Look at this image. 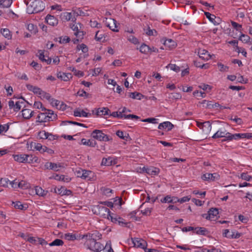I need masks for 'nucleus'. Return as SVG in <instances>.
Listing matches in <instances>:
<instances>
[{
    "label": "nucleus",
    "instance_id": "1",
    "mask_svg": "<svg viewBox=\"0 0 252 252\" xmlns=\"http://www.w3.org/2000/svg\"><path fill=\"white\" fill-rule=\"evenodd\" d=\"M98 214L100 216L104 218H107L112 222L118 224L120 226H126V222L125 220L118 216L115 214L111 213L109 209L104 206H99Z\"/></svg>",
    "mask_w": 252,
    "mask_h": 252
},
{
    "label": "nucleus",
    "instance_id": "2",
    "mask_svg": "<svg viewBox=\"0 0 252 252\" xmlns=\"http://www.w3.org/2000/svg\"><path fill=\"white\" fill-rule=\"evenodd\" d=\"M45 8L44 3L40 0H35L28 5L27 12L29 14L36 13L43 11Z\"/></svg>",
    "mask_w": 252,
    "mask_h": 252
},
{
    "label": "nucleus",
    "instance_id": "3",
    "mask_svg": "<svg viewBox=\"0 0 252 252\" xmlns=\"http://www.w3.org/2000/svg\"><path fill=\"white\" fill-rule=\"evenodd\" d=\"M85 245L88 249L94 252H100L104 249L103 245L92 237L87 239Z\"/></svg>",
    "mask_w": 252,
    "mask_h": 252
},
{
    "label": "nucleus",
    "instance_id": "4",
    "mask_svg": "<svg viewBox=\"0 0 252 252\" xmlns=\"http://www.w3.org/2000/svg\"><path fill=\"white\" fill-rule=\"evenodd\" d=\"M91 136L94 138L100 141H109L112 139L107 135L103 133L101 130L98 129L94 130L92 132Z\"/></svg>",
    "mask_w": 252,
    "mask_h": 252
},
{
    "label": "nucleus",
    "instance_id": "5",
    "mask_svg": "<svg viewBox=\"0 0 252 252\" xmlns=\"http://www.w3.org/2000/svg\"><path fill=\"white\" fill-rule=\"evenodd\" d=\"M202 217L211 221H215L219 217V211L216 208H212L208 211L207 213L203 214Z\"/></svg>",
    "mask_w": 252,
    "mask_h": 252
},
{
    "label": "nucleus",
    "instance_id": "6",
    "mask_svg": "<svg viewBox=\"0 0 252 252\" xmlns=\"http://www.w3.org/2000/svg\"><path fill=\"white\" fill-rule=\"evenodd\" d=\"M131 241L133 247L136 248L144 249L147 246L146 241L141 237H131Z\"/></svg>",
    "mask_w": 252,
    "mask_h": 252
},
{
    "label": "nucleus",
    "instance_id": "7",
    "mask_svg": "<svg viewBox=\"0 0 252 252\" xmlns=\"http://www.w3.org/2000/svg\"><path fill=\"white\" fill-rule=\"evenodd\" d=\"M78 176L87 181H92L94 179V173L89 170H82L78 172Z\"/></svg>",
    "mask_w": 252,
    "mask_h": 252
},
{
    "label": "nucleus",
    "instance_id": "8",
    "mask_svg": "<svg viewBox=\"0 0 252 252\" xmlns=\"http://www.w3.org/2000/svg\"><path fill=\"white\" fill-rule=\"evenodd\" d=\"M30 155L28 154H15L12 157L14 160L20 163H28Z\"/></svg>",
    "mask_w": 252,
    "mask_h": 252
},
{
    "label": "nucleus",
    "instance_id": "9",
    "mask_svg": "<svg viewBox=\"0 0 252 252\" xmlns=\"http://www.w3.org/2000/svg\"><path fill=\"white\" fill-rule=\"evenodd\" d=\"M200 107L202 106L206 109H212L215 107H218L220 106L219 103L214 102L212 101H209L207 100H203L199 103Z\"/></svg>",
    "mask_w": 252,
    "mask_h": 252
},
{
    "label": "nucleus",
    "instance_id": "10",
    "mask_svg": "<svg viewBox=\"0 0 252 252\" xmlns=\"http://www.w3.org/2000/svg\"><path fill=\"white\" fill-rule=\"evenodd\" d=\"M202 179L207 181H214L220 179V175L217 173L204 174L201 177Z\"/></svg>",
    "mask_w": 252,
    "mask_h": 252
},
{
    "label": "nucleus",
    "instance_id": "11",
    "mask_svg": "<svg viewBox=\"0 0 252 252\" xmlns=\"http://www.w3.org/2000/svg\"><path fill=\"white\" fill-rule=\"evenodd\" d=\"M105 25L112 31L116 32H118L117 26V21L116 20L112 18H107L105 21Z\"/></svg>",
    "mask_w": 252,
    "mask_h": 252
},
{
    "label": "nucleus",
    "instance_id": "12",
    "mask_svg": "<svg viewBox=\"0 0 252 252\" xmlns=\"http://www.w3.org/2000/svg\"><path fill=\"white\" fill-rule=\"evenodd\" d=\"M27 241L32 244L45 245L47 242L42 237H28Z\"/></svg>",
    "mask_w": 252,
    "mask_h": 252
},
{
    "label": "nucleus",
    "instance_id": "13",
    "mask_svg": "<svg viewBox=\"0 0 252 252\" xmlns=\"http://www.w3.org/2000/svg\"><path fill=\"white\" fill-rule=\"evenodd\" d=\"M206 18L214 25H218L220 24V18L216 17L214 15L211 14L210 13L205 12L204 13Z\"/></svg>",
    "mask_w": 252,
    "mask_h": 252
},
{
    "label": "nucleus",
    "instance_id": "14",
    "mask_svg": "<svg viewBox=\"0 0 252 252\" xmlns=\"http://www.w3.org/2000/svg\"><path fill=\"white\" fill-rule=\"evenodd\" d=\"M57 77L62 81L67 82L72 78V74L70 73H64L61 71L58 72L57 74Z\"/></svg>",
    "mask_w": 252,
    "mask_h": 252
},
{
    "label": "nucleus",
    "instance_id": "15",
    "mask_svg": "<svg viewBox=\"0 0 252 252\" xmlns=\"http://www.w3.org/2000/svg\"><path fill=\"white\" fill-rule=\"evenodd\" d=\"M199 58L202 60L208 61L211 59V56L209 52L203 49H199L198 52Z\"/></svg>",
    "mask_w": 252,
    "mask_h": 252
},
{
    "label": "nucleus",
    "instance_id": "16",
    "mask_svg": "<svg viewBox=\"0 0 252 252\" xmlns=\"http://www.w3.org/2000/svg\"><path fill=\"white\" fill-rule=\"evenodd\" d=\"M61 16L63 20L66 21H72L74 22L76 20L75 16L73 15V13L72 12H63L61 14Z\"/></svg>",
    "mask_w": 252,
    "mask_h": 252
},
{
    "label": "nucleus",
    "instance_id": "17",
    "mask_svg": "<svg viewBox=\"0 0 252 252\" xmlns=\"http://www.w3.org/2000/svg\"><path fill=\"white\" fill-rule=\"evenodd\" d=\"M50 179H53L59 181H63L66 183H68L71 181V178L70 177L65 176L63 175H53L52 177H50Z\"/></svg>",
    "mask_w": 252,
    "mask_h": 252
},
{
    "label": "nucleus",
    "instance_id": "18",
    "mask_svg": "<svg viewBox=\"0 0 252 252\" xmlns=\"http://www.w3.org/2000/svg\"><path fill=\"white\" fill-rule=\"evenodd\" d=\"M143 170L151 175H156L159 172V169L158 168L153 166L150 167H146L144 166L143 168Z\"/></svg>",
    "mask_w": 252,
    "mask_h": 252
},
{
    "label": "nucleus",
    "instance_id": "19",
    "mask_svg": "<svg viewBox=\"0 0 252 252\" xmlns=\"http://www.w3.org/2000/svg\"><path fill=\"white\" fill-rule=\"evenodd\" d=\"M91 115V113L86 112L84 110H81L79 108L76 109L74 111V116L75 117L87 118L90 117Z\"/></svg>",
    "mask_w": 252,
    "mask_h": 252
},
{
    "label": "nucleus",
    "instance_id": "20",
    "mask_svg": "<svg viewBox=\"0 0 252 252\" xmlns=\"http://www.w3.org/2000/svg\"><path fill=\"white\" fill-rule=\"evenodd\" d=\"M174 127L173 125L170 122L166 121L160 123L158 126L159 129H166L168 131L171 130Z\"/></svg>",
    "mask_w": 252,
    "mask_h": 252
},
{
    "label": "nucleus",
    "instance_id": "21",
    "mask_svg": "<svg viewBox=\"0 0 252 252\" xmlns=\"http://www.w3.org/2000/svg\"><path fill=\"white\" fill-rule=\"evenodd\" d=\"M45 20L48 24L52 26H56L58 23V19L55 16L51 15H47Z\"/></svg>",
    "mask_w": 252,
    "mask_h": 252
},
{
    "label": "nucleus",
    "instance_id": "22",
    "mask_svg": "<svg viewBox=\"0 0 252 252\" xmlns=\"http://www.w3.org/2000/svg\"><path fill=\"white\" fill-rule=\"evenodd\" d=\"M26 87L29 91L32 92L34 94L41 95L44 93V92L42 91L40 88L34 86L30 84L27 85Z\"/></svg>",
    "mask_w": 252,
    "mask_h": 252
},
{
    "label": "nucleus",
    "instance_id": "23",
    "mask_svg": "<svg viewBox=\"0 0 252 252\" xmlns=\"http://www.w3.org/2000/svg\"><path fill=\"white\" fill-rule=\"evenodd\" d=\"M239 39L244 43H247L250 45L252 44V39L251 37L241 32L239 37Z\"/></svg>",
    "mask_w": 252,
    "mask_h": 252
},
{
    "label": "nucleus",
    "instance_id": "24",
    "mask_svg": "<svg viewBox=\"0 0 252 252\" xmlns=\"http://www.w3.org/2000/svg\"><path fill=\"white\" fill-rule=\"evenodd\" d=\"M177 201H178V198L174 196H171L170 195H167L165 196L163 198L160 200L161 203H176Z\"/></svg>",
    "mask_w": 252,
    "mask_h": 252
},
{
    "label": "nucleus",
    "instance_id": "25",
    "mask_svg": "<svg viewBox=\"0 0 252 252\" xmlns=\"http://www.w3.org/2000/svg\"><path fill=\"white\" fill-rule=\"evenodd\" d=\"M109 109L107 107L98 108L96 110V114L97 116H102L109 115Z\"/></svg>",
    "mask_w": 252,
    "mask_h": 252
},
{
    "label": "nucleus",
    "instance_id": "26",
    "mask_svg": "<svg viewBox=\"0 0 252 252\" xmlns=\"http://www.w3.org/2000/svg\"><path fill=\"white\" fill-rule=\"evenodd\" d=\"M33 111L30 109H24L22 111V115L25 119H29L33 116Z\"/></svg>",
    "mask_w": 252,
    "mask_h": 252
},
{
    "label": "nucleus",
    "instance_id": "27",
    "mask_svg": "<svg viewBox=\"0 0 252 252\" xmlns=\"http://www.w3.org/2000/svg\"><path fill=\"white\" fill-rule=\"evenodd\" d=\"M46 114V112L40 113L36 118V121L41 123L49 122V119H48Z\"/></svg>",
    "mask_w": 252,
    "mask_h": 252
},
{
    "label": "nucleus",
    "instance_id": "28",
    "mask_svg": "<svg viewBox=\"0 0 252 252\" xmlns=\"http://www.w3.org/2000/svg\"><path fill=\"white\" fill-rule=\"evenodd\" d=\"M26 29L32 34H36L38 32V29L36 25L32 23L26 24Z\"/></svg>",
    "mask_w": 252,
    "mask_h": 252
},
{
    "label": "nucleus",
    "instance_id": "29",
    "mask_svg": "<svg viewBox=\"0 0 252 252\" xmlns=\"http://www.w3.org/2000/svg\"><path fill=\"white\" fill-rule=\"evenodd\" d=\"M226 130L224 128L219 129L213 136L212 138L214 139L224 137L226 135Z\"/></svg>",
    "mask_w": 252,
    "mask_h": 252
},
{
    "label": "nucleus",
    "instance_id": "30",
    "mask_svg": "<svg viewBox=\"0 0 252 252\" xmlns=\"http://www.w3.org/2000/svg\"><path fill=\"white\" fill-rule=\"evenodd\" d=\"M44 111L47 114L46 115L48 119H49V122L53 121L57 119V115L55 114L53 110L46 109V110Z\"/></svg>",
    "mask_w": 252,
    "mask_h": 252
},
{
    "label": "nucleus",
    "instance_id": "31",
    "mask_svg": "<svg viewBox=\"0 0 252 252\" xmlns=\"http://www.w3.org/2000/svg\"><path fill=\"white\" fill-rule=\"evenodd\" d=\"M202 125V129L204 133L207 134L211 131L212 126L210 122L206 121L203 122Z\"/></svg>",
    "mask_w": 252,
    "mask_h": 252
},
{
    "label": "nucleus",
    "instance_id": "32",
    "mask_svg": "<svg viewBox=\"0 0 252 252\" xmlns=\"http://www.w3.org/2000/svg\"><path fill=\"white\" fill-rule=\"evenodd\" d=\"M128 96L132 99L137 100H141L145 97L144 95L137 92L129 93Z\"/></svg>",
    "mask_w": 252,
    "mask_h": 252
},
{
    "label": "nucleus",
    "instance_id": "33",
    "mask_svg": "<svg viewBox=\"0 0 252 252\" xmlns=\"http://www.w3.org/2000/svg\"><path fill=\"white\" fill-rule=\"evenodd\" d=\"M164 45L169 49H173L175 48L177 44L176 42L171 39H167L165 40L163 43Z\"/></svg>",
    "mask_w": 252,
    "mask_h": 252
},
{
    "label": "nucleus",
    "instance_id": "34",
    "mask_svg": "<svg viewBox=\"0 0 252 252\" xmlns=\"http://www.w3.org/2000/svg\"><path fill=\"white\" fill-rule=\"evenodd\" d=\"M35 191L36 194L40 196H45L48 193V191L42 189L41 187L36 186L35 187Z\"/></svg>",
    "mask_w": 252,
    "mask_h": 252
},
{
    "label": "nucleus",
    "instance_id": "35",
    "mask_svg": "<svg viewBox=\"0 0 252 252\" xmlns=\"http://www.w3.org/2000/svg\"><path fill=\"white\" fill-rule=\"evenodd\" d=\"M137 49L139 50V51L142 54H147L149 52L150 47L145 43H143L139 48H137Z\"/></svg>",
    "mask_w": 252,
    "mask_h": 252
},
{
    "label": "nucleus",
    "instance_id": "36",
    "mask_svg": "<svg viewBox=\"0 0 252 252\" xmlns=\"http://www.w3.org/2000/svg\"><path fill=\"white\" fill-rule=\"evenodd\" d=\"M2 35L8 39H10L12 37V34L10 31L7 28L1 29L0 31Z\"/></svg>",
    "mask_w": 252,
    "mask_h": 252
},
{
    "label": "nucleus",
    "instance_id": "37",
    "mask_svg": "<svg viewBox=\"0 0 252 252\" xmlns=\"http://www.w3.org/2000/svg\"><path fill=\"white\" fill-rule=\"evenodd\" d=\"M207 230L203 227H195L194 228V234L206 235Z\"/></svg>",
    "mask_w": 252,
    "mask_h": 252
},
{
    "label": "nucleus",
    "instance_id": "38",
    "mask_svg": "<svg viewBox=\"0 0 252 252\" xmlns=\"http://www.w3.org/2000/svg\"><path fill=\"white\" fill-rule=\"evenodd\" d=\"M81 26L82 25L80 24V23H74V24H72L71 25H70V28H71V29L75 32V33L74 34L77 36L78 34L79 33V27H80V28H81Z\"/></svg>",
    "mask_w": 252,
    "mask_h": 252
},
{
    "label": "nucleus",
    "instance_id": "39",
    "mask_svg": "<svg viewBox=\"0 0 252 252\" xmlns=\"http://www.w3.org/2000/svg\"><path fill=\"white\" fill-rule=\"evenodd\" d=\"M50 136H52V135L44 130L40 131L38 134V137L43 139H50Z\"/></svg>",
    "mask_w": 252,
    "mask_h": 252
},
{
    "label": "nucleus",
    "instance_id": "40",
    "mask_svg": "<svg viewBox=\"0 0 252 252\" xmlns=\"http://www.w3.org/2000/svg\"><path fill=\"white\" fill-rule=\"evenodd\" d=\"M63 165L61 163H53L51 162V169L55 171H58L60 169L63 168Z\"/></svg>",
    "mask_w": 252,
    "mask_h": 252
},
{
    "label": "nucleus",
    "instance_id": "41",
    "mask_svg": "<svg viewBox=\"0 0 252 252\" xmlns=\"http://www.w3.org/2000/svg\"><path fill=\"white\" fill-rule=\"evenodd\" d=\"M30 184L28 182L23 180L19 181V183L18 184V188L25 189H28L30 188Z\"/></svg>",
    "mask_w": 252,
    "mask_h": 252
},
{
    "label": "nucleus",
    "instance_id": "42",
    "mask_svg": "<svg viewBox=\"0 0 252 252\" xmlns=\"http://www.w3.org/2000/svg\"><path fill=\"white\" fill-rule=\"evenodd\" d=\"M81 144L84 145H87L91 147H94L95 145V142L91 140H87L83 138L81 140Z\"/></svg>",
    "mask_w": 252,
    "mask_h": 252
},
{
    "label": "nucleus",
    "instance_id": "43",
    "mask_svg": "<svg viewBox=\"0 0 252 252\" xmlns=\"http://www.w3.org/2000/svg\"><path fill=\"white\" fill-rule=\"evenodd\" d=\"M198 88L204 91L209 92L212 90V87L209 85L205 83H201L198 86Z\"/></svg>",
    "mask_w": 252,
    "mask_h": 252
},
{
    "label": "nucleus",
    "instance_id": "44",
    "mask_svg": "<svg viewBox=\"0 0 252 252\" xmlns=\"http://www.w3.org/2000/svg\"><path fill=\"white\" fill-rule=\"evenodd\" d=\"M58 192L62 195H71V193H72L71 190H70L69 189H65L64 188H62V187L61 189H58Z\"/></svg>",
    "mask_w": 252,
    "mask_h": 252
},
{
    "label": "nucleus",
    "instance_id": "45",
    "mask_svg": "<svg viewBox=\"0 0 252 252\" xmlns=\"http://www.w3.org/2000/svg\"><path fill=\"white\" fill-rule=\"evenodd\" d=\"M40 162V160L37 157L33 156L32 155H30V157L29 158V162L28 163H39Z\"/></svg>",
    "mask_w": 252,
    "mask_h": 252
},
{
    "label": "nucleus",
    "instance_id": "46",
    "mask_svg": "<svg viewBox=\"0 0 252 252\" xmlns=\"http://www.w3.org/2000/svg\"><path fill=\"white\" fill-rule=\"evenodd\" d=\"M103 252H114L113 250L111 247V242L110 241H107L104 249L103 250Z\"/></svg>",
    "mask_w": 252,
    "mask_h": 252
},
{
    "label": "nucleus",
    "instance_id": "47",
    "mask_svg": "<svg viewBox=\"0 0 252 252\" xmlns=\"http://www.w3.org/2000/svg\"><path fill=\"white\" fill-rule=\"evenodd\" d=\"M127 39L128 41L134 45H137L139 43L138 39L132 35L127 36Z\"/></svg>",
    "mask_w": 252,
    "mask_h": 252
},
{
    "label": "nucleus",
    "instance_id": "48",
    "mask_svg": "<svg viewBox=\"0 0 252 252\" xmlns=\"http://www.w3.org/2000/svg\"><path fill=\"white\" fill-rule=\"evenodd\" d=\"M232 26L240 33L242 32V27L241 25L238 24L237 23L231 21V22Z\"/></svg>",
    "mask_w": 252,
    "mask_h": 252
},
{
    "label": "nucleus",
    "instance_id": "49",
    "mask_svg": "<svg viewBox=\"0 0 252 252\" xmlns=\"http://www.w3.org/2000/svg\"><path fill=\"white\" fill-rule=\"evenodd\" d=\"M14 205V207L20 210H25L27 208V207L25 206L21 202L16 201L15 202H13Z\"/></svg>",
    "mask_w": 252,
    "mask_h": 252
},
{
    "label": "nucleus",
    "instance_id": "50",
    "mask_svg": "<svg viewBox=\"0 0 252 252\" xmlns=\"http://www.w3.org/2000/svg\"><path fill=\"white\" fill-rule=\"evenodd\" d=\"M99 31H98L96 32L95 35V39L97 40V41H103L105 40V37L104 36V34H99Z\"/></svg>",
    "mask_w": 252,
    "mask_h": 252
},
{
    "label": "nucleus",
    "instance_id": "51",
    "mask_svg": "<svg viewBox=\"0 0 252 252\" xmlns=\"http://www.w3.org/2000/svg\"><path fill=\"white\" fill-rule=\"evenodd\" d=\"M67 124H72L76 125H77V126H83V127H86L85 126V125L83 124L79 123L76 122H73V121H63L62 122L61 125H62V126H65V125H66Z\"/></svg>",
    "mask_w": 252,
    "mask_h": 252
},
{
    "label": "nucleus",
    "instance_id": "52",
    "mask_svg": "<svg viewBox=\"0 0 252 252\" xmlns=\"http://www.w3.org/2000/svg\"><path fill=\"white\" fill-rule=\"evenodd\" d=\"M217 65L219 68V70L220 71H221V72L228 71V69H229L228 66H227L226 65H224V64H223L222 63H218Z\"/></svg>",
    "mask_w": 252,
    "mask_h": 252
},
{
    "label": "nucleus",
    "instance_id": "53",
    "mask_svg": "<svg viewBox=\"0 0 252 252\" xmlns=\"http://www.w3.org/2000/svg\"><path fill=\"white\" fill-rule=\"evenodd\" d=\"M167 67L176 72H179L180 71V68L179 66H177L175 64H169Z\"/></svg>",
    "mask_w": 252,
    "mask_h": 252
},
{
    "label": "nucleus",
    "instance_id": "54",
    "mask_svg": "<svg viewBox=\"0 0 252 252\" xmlns=\"http://www.w3.org/2000/svg\"><path fill=\"white\" fill-rule=\"evenodd\" d=\"M2 7H9L12 3V0H1Z\"/></svg>",
    "mask_w": 252,
    "mask_h": 252
},
{
    "label": "nucleus",
    "instance_id": "55",
    "mask_svg": "<svg viewBox=\"0 0 252 252\" xmlns=\"http://www.w3.org/2000/svg\"><path fill=\"white\" fill-rule=\"evenodd\" d=\"M63 244V242L62 240L60 239H57L55 240L52 242L50 243L49 244V246H62Z\"/></svg>",
    "mask_w": 252,
    "mask_h": 252
},
{
    "label": "nucleus",
    "instance_id": "56",
    "mask_svg": "<svg viewBox=\"0 0 252 252\" xmlns=\"http://www.w3.org/2000/svg\"><path fill=\"white\" fill-rule=\"evenodd\" d=\"M10 183V181L7 178H2L0 180V185L3 187H7Z\"/></svg>",
    "mask_w": 252,
    "mask_h": 252
},
{
    "label": "nucleus",
    "instance_id": "57",
    "mask_svg": "<svg viewBox=\"0 0 252 252\" xmlns=\"http://www.w3.org/2000/svg\"><path fill=\"white\" fill-rule=\"evenodd\" d=\"M24 102L23 101L18 100L15 102V107H14V111L17 112L19 111L22 107V104H24Z\"/></svg>",
    "mask_w": 252,
    "mask_h": 252
},
{
    "label": "nucleus",
    "instance_id": "58",
    "mask_svg": "<svg viewBox=\"0 0 252 252\" xmlns=\"http://www.w3.org/2000/svg\"><path fill=\"white\" fill-rule=\"evenodd\" d=\"M193 95L195 97H200L204 98L205 97V94L204 92L198 91H195L193 92Z\"/></svg>",
    "mask_w": 252,
    "mask_h": 252
},
{
    "label": "nucleus",
    "instance_id": "59",
    "mask_svg": "<svg viewBox=\"0 0 252 252\" xmlns=\"http://www.w3.org/2000/svg\"><path fill=\"white\" fill-rule=\"evenodd\" d=\"M112 160L110 158H103L102 160L101 164L105 166H109L111 164Z\"/></svg>",
    "mask_w": 252,
    "mask_h": 252
},
{
    "label": "nucleus",
    "instance_id": "60",
    "mask_svg": "<svg viewBox=\"0 0 252 252\" xmlns=\"http://www.w3.org/2000/svg\"><path fill=\"white\" fill-rule=\"evenodd\" d=\"M90 25L92 28H100L101 27V24L98 23L96 20H91Z\"/></svg>",
    "mask_w": 252,
    "mask_h": 252
},
{
    "label": "nucleus",
    "instance_id": "61",
    "mask_svg": "<svg viewBox=\"0 0 252 252\" xmlns=\"http://www.w3.org/2000/svg\"><path fill=\"white\" fill-rule=\"evenodd\" d=\"M142 122H147L152 124H158V119L154 118H149L142 120Z\"/></svg>",
    "mask_w": 252,
    "mask_h": 252
},
{
    "label": "nucleus",
    "instance_id": "62",
    "mask_svg": "<svg viewBox=\"0 0 252 252\" xmlns=\"http://www.w3.org/2000/svg\"><path fill=\"white\" fill-rule=\"evenodd\" d=\"M241 178L244 180L250 181L252 179V177L246 173H243L241 174Z\"/></svg>",
    "mask_w": 252,
    "mask_h": 252
},
{
    "label": "nucleus",
    "instance_id": "63",
    "mask_svg": "<svg viewBox=\"0 0 252 252\" xmlns=\"http://www.w3.org/2000/svg\"><path fill=\"white\" fill-rule=\"evenodd\" d=\"M202 252H221V250L213 247L211 249H202Z\"/></svg>",
    "mask_w": 252,
    "mask_h": 252
},
{
    "label": "nucleus",
    "instance_id": "64",
    "mask_svg": "<svg viewBox=\"0 0 252 252\" xmlns=\"http://www.w3.org/2000/svg\"><path fill=\"white\" fill-rule=\"evenodd\" d=\"M70 38L67 36H62L60 38L59 42L61 43L64 44L69 42Z\"/></svg>",
    "mask_w": 252,
    "mask_h": 252
}]
</instances>
